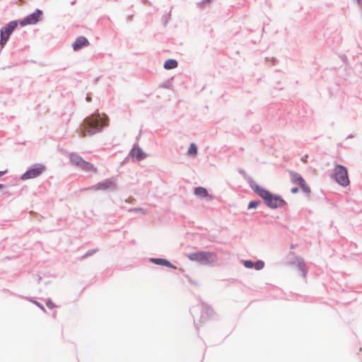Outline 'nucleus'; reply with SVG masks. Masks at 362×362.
I'll return each instance as SVG.
<instances>
[{"instance_id":"obj_1","label":"nucleus","mask_w":362,"mask_h":362,"mask_svg":"<svg viewBox=\"0 0 362 362\" xmlns=\"http://www.w3.org/2000/svg\"><path fill=\"white\" fill-rule=\"evenodd\" d=\"M251 189L262 199L267 206L270 209H277L286 205V202L279 195L272 193L258 185L251 177L248 180Z\"/></svg>"},{"instance_id":"obj_2","label":"nucleus","mask_w":362,"mask_h":362,"mask_svg":"<svg viewBox=\"0 0 362 362\" xmlns=\"http://www.w3.org/2000/svg\"><path fill=\"white\" fill-rule=\"evenodd\" d=\"M107 119L108 117L105 115L104 117H101L99 113H94L86 117L81 125L82 136H85L86 134L92 136L100 132L104 127L107 126Z\"/></svg>"},{"instance_id":"obj_3","label":"nucleus","mask_w":362,"mask_h":362,"mask_svg":"<svg viewBox=\"0 0 362 362\" xmlns=\"http://www.w3.org/2000/svg\"><path fill=\"white\" fill-rule=\"evenodd\" d=\"M187 257L192 261H196L202 264H209L216 261V255L210 252H197L187 255Z\"/></svg>"},{"instance_id":"obj_4","label":"nucleus","mask_w":362,"mask_h":362,"mask_svg":"<svg viewBox=\"0 0 362 362\" xmlns=\"http://www.w3.org/2000/svg\"><path fill=\"white\" fill-rule=\"evenodd\" d=\"M18 23V22L17 21H12L1 28L0 45L2 47H4L8 42L11 35L17 27Z\"/></svg>"},{"instance_id":"obj_5","label":"nucleus","mask_w":362,"mask_h":362,"mask_svg":"<svg viewBox=\"0 0 362 362\" xmlns=\"http://www.w3.org/2000/svg\"><path fill=\"white\" fill-rule=\"evenodd\" d=\"M334 179L336 182L343 187L349 185L348 171L345 166L337 165L334 168Z\"/></svg>"},{"instance_id":"obj_6","label":"nucleus","mask_w":362,"mask_h":362,"mask_svg":"<svg viewBox=\"0 0 362 362\" xmlns=\"http://www.w3.org/2000/svg\"><path fill=\"white\" fill-rule=\"evenodd\" d=\"M110 189L111 191H116L117 189V187L116 183L110 179H105L102 182H100L91 187L85 188L84 190H107Z\"/></svg>"},{"instance_id":"obj_7","label":"nucleus","mask_w":362,"mask_h":362,"mask_svg":"<svg viewBox=\"0 0 362 362\" xmlns=\"http://www.w3.org/2000/svg\"><path fill=\"white\" fill-rule=\"evenodd\" d=\"M45 170V167L42 164H34L21 176V179L25 180L37 177Z\"/></svg>"},{"instance_id":"obj_8","label":"nucleus","mask_w":362,"mask_h":362,"mask_svg":"<svg viewBox=\"0 0 362 362\" xmlns=\"http://www.w3.org/2000/svg\"><path fill=\"white\" fill-rule=\"evenodd\" d=\"M42 14V11L37 8L33 13L27 16L22 21H21L20 24L22 26L27 25H35L40 21Z\"/></svg>"},{"instance_id":"obj_9","label":"nucleus","mask_w":362,"mask_h":362,"mask_svg":"<svg viewBox=\"0 0 362 362\" xmlns=\"http://www.w3.org/2000/svg\"><path fill=\"white\" fill-rule=\"evenodd\" d=\"M293 263L298 267V270L301 272L302 276L305 277L308 273V270L304 259L302 257H296L293 261Z\"/></svg>"},{"instance_id":"obj_10","label":"nucleus","mask_w":362,"mask_h":362,"mask_svg":"<svg viewBox=\"0 0 362 362\" xmlns=\"http://www.w3.org/2000/svg\"><path fill=\"white\" fill-rule=\"evenodd\" d=\"M129 155L132 158H136L137 160H141L147 156L146 153L139 146H134L131 150Z\"/></svg>"},{"instance_id":"obj_11","label":"nucleus","mask_w":362,"mask_h":362,"mask_svg":"<svg viewBox=\"0 0 362 362\" xmlns=\"http://www.w3.org/2000/svg\"><path fill=\"white\" fill-rule=\"evenodd\" d=\"M89 44L88 40L83 36H80L76 38L75 42L72 45V47L74 51H78Z\"/></svg>"},{"instance_id":"obj_12","label":"nucleus","mask_w":362,"mask_h":362,"mask_svg":"<svg viewBox=\"0 0 362 362\" xmlns=\"http://www.w3.org/2000/svg\"><path fill=\"white\" fill-rule=\"evenodd\" d=\"M151 262L157 264V265H161L165 266L169 268H173L175 269L176 267H175L173 264H171L170 261L165 259L162 258H151Z\"/></svg>"},{"instance_id":"obj_13","label":"nucleus","mask_w":362,"mask_h":362,"mask_svg":"<svg viewBox=\"0 0 362 362\" xmlns=\"http://www.w3.org/2000/svg\"><path fill=\"white\" fill-rule=\"evenodd\" d=\"M194 194L202 198H208V199H211V196L209 194L206 189L203 187H195Z\"/></svg>"},{"instance_id":"obj_14","label":"nucleus","mask_w":362,"mask_h":362,"mask_svg":"<svg viewBox=\"0 0 362 362\" xmlns=\"http://www.w3.org/2000/svg\"><path fill=\"white\" fill-rule=\"evenodd\" d=\"M70 162L72 165L79 167L83 162V158L76 153H71L69 156Z\"/></svg>"},{"instance_id":"obj_15","label":"nucleus","mask_w":362,"mask_h":362,"mask_svg":"<svg viewBox=\"0 0 362 362\" xmlns=\"http://www.w3.org/2000/svg\"><path fill=\"white\" fill-rule=\"evenodd\" d=\"M289 175L291 177V180L293 184L299 185L305 180L303 177L296 172L290 171Z\"/></svg>"},{"instance_id":"obj_16","label":"nucleus","mask_w":362,"mask_h":362,"mask_svg":"<svg viewBox=\"0 0 362 362\" xmlns=\"http://www.w3.org/2000/svg\"><path fill=\"white\" fill-rule=\"evenodd\" d=\"M80 169L83 170L85 172H96V168L90 163H88L86 160H83L80 166L78 167Z\"/></svg>"},{"instance_id":"obj_17","label":"nucleus","mask_w":362,"mask_h":362,"mask_svg":"<svg viewBox=\"0 0 362 362\" xmlns=\"http://www.w3.org/2000/svg\"><path fill=\"white\" fill-rule=\"evenodd\" d=\"M178 63L174 59H169L166 60L164 63L163 67L165 69H173L177 66Z\"/></svg>"},{"instance_id":"obj_18","label":"nucleus","mask_w":362,"mask_h":362,"mask_svg":"<svg viewBox=\"0 0 362 362\" xmlns=\"http://www.w3.org/2000/svg\"><path fill=\"white\" fill-rule=\"evenodd\" d=\"M213 310L211 308H210L209 306H204L203 308H202V316L201 317L202 319H204V315H206L208 317H210L213 315Z\"/></svg>"},{"instance_id":"obj_19","label":"nucleus","mask_w":362,"mask_h":362,"mask_svg":"<svg viewBox=\"0 0 362 362\" xmlns=\"http://www.w3.org/2000/svg\"><path fill=\"white\" fill-rule=\"evenodd\" d=\"M197 153V146L194 143H192L188 149L187 153L189 155H196Z\"/></svg>"},{"instance_id":"obj_20","label":"nucleus","mask_w":362,"mask_h":362,"mask_svg":"<svg viewBox=\"0 0 362 362\" xmlns=\"http://www.w3.org/2000/svg\"><path fill=\"white\" fill-rule=\"evenodd\" d=\"M300 187L301 188L302 191L305 192V194H310V188L307 185L305 181L304 180L300 185H299Z\"/></svg>"},{"instance_id":"obj_21","label":"nucleus","mask_w":362,"mask_h":362,"mask_svg":"<svg viewBox=\"0 0 362 362\" xmlns=\"http://www.w3.org/2000/svg\"><path fill=\"white\" fill-rule=\"evenodd\" d=\"M254 264L253 267H255L256 270H260L263 269L264 266V262L262 260H257L256 262H254Z\"/></svg>"},{"instance_id":"obj_22","label":"nucleus","mask_w":362,"mask_h":362,"mask_svg":"<svg viewBox=\"0 0 362 362\" xmlns=\"http://www.w3.org/2000/svg\"><path fill=\"white\" fill-rule=\"evenodd\" d=\"M260 203V201H256V200H254V201H251L249 204H248V206H247V209H255L258 206V205Z\"/></svg>"},{"instance_id":"obj_23","label":"nucleus","mask_w":362,"mask_h":362,"mask_svg":"<svg viewBox=\"0 0 362 362\" xmlns=\"http://www.w3.org/2000/svg\"><path fill=\"white\" fill-rule=\"evenodd\" d=\"M129 212H133V213H141L143 214H146V211L143 208H132L129 209Z\"/></svg>"},{"instance_id":"obj_24","label":"nucleus","mask_w":362,"mask_h":362,"mask_svg":"<svg viewBox=\"0 0 362 362\" xmlns=\"http://www.w3.org/2000/svg\"><path fill=\"white\" fill-rule=\"evenodd\" d=\"M243 264L246 268L251 269L253 268L255 264L252 260H244Z\"/></svg>"},{"instance_id":"obj_25","label":"nucleus","mask_w":362,"mask_h":362,"mask_svg":"<svg viewBox=\"0 0 362 362\" xmlns=\"http://www.w3.org/2000/svg\"><path fill=\"white\" fill-rule=\"evenodd\" d=\"M98 250V249L90 250L86 252V253L82 257V258L88 257L93 255L94 253H95Z\"/></svg>"},{"instance_id":"obj_26","label":"nucleus","mask_w":362,"mask_h":362,"mask_svg":"<svg viewBox=\"0 0 362 362\" xmlns=\"http://www.w3.org/2000/svg\"><path fill=\"white\" fill-rule=\"evenodd\" d=\"M47 305L49 308H53L56 306L50 300H47Z\"/></svg>"},{"instance_id":"obj_27","label":"nucleus","mask_w":362,"mask_h":362,"mask_svg":"<svg viewBox=\"0 0 362 362\" xmlns=\"http://www.w3.org/2000/svg\"><path fill=\"white\" fill-rule=\"evenodd\" d=\"M36 305H37L39 308H40V309H42L43 311H45V309L44 308V306L40 304V303H38L37 301H35V300H33V301Z\"/></svg>"},{"instance_id":"obj_28","label":"nucleus","mask_w":362,"mask_h":362,"mask_svg":"<svg viewBox=\"0 0 362 362\" xmlns=\"http://www.w3.org/2000/svg\"><path fill=\"white\" fill-rule=\"evenodd\" d=\"M291 193L293 194H296L298 192V187H293L291 189Z\"/></svg>"},{"instance_id":"obj_29","label":"nucleus","mask_w":362,"mask_h":362,"mask_svg":"<svg viewBox=\"0 0 362 362\" xmlns=\"http://www.w3.org/2000/svg\"><path fill=\"white\" fill-rule=\"evenodd\" d=\"M206 2H208V3L210 2V0H203L202 2H199L198 4L201 5V4H203L206 3Z\"/></svg>"},{"instance_id":"obj_30","label":"nucleus","mask_w":362,"mask_h":362,"mask_svg":"<svg viewBox=\"0 0 362 362\" xmlns=\"http://www.w3.org/2000/svg\"><path fill=\"white\" fill-rule=\"evenodd\" d=\"M4 194L7 195V196H10V195H11L10 192H8V191L4 192Z\"/></svg>"},{"instance_id":"obj_31","label":"nucleus","mask_w":362,"mask_h":362,"mask_svg":"<svg viewBox=\"0 0 362 362\" xmlns=\"http://www.w3.org/2000/svg\"><path fill=\"white\" fill-rule=\"evenodd\" d=\"M86 100H87L88 102H90V101L91 100V98H90V97L87 96V97H86Z\"/></svg>"},{"instance_id":"obj_32","label":"nucleus","mask_w":362,"mask_h":362,"mask_svg":"<svg viewBox=\"0 0 362 362\" xmlns=\"http://www.w3.org/2000/svg\"><path fill=\"white\" fill-rule=\"evenodd\" d=\"M6 171H0V176L3 175Z\"/></svg>"},{"instance_id":"obj_33","label":"nucleus","mask_w":362,"mask_h":362,"mask_svg":"<svg viewBox=\"0 0 362 362\" xmlns=\"http://www.w3.org/2000/svg\"><path fill=\"white\" fill-rule=\"evenodd\" d=\"M361 1H362V0H356L357 4H358V5H360V4H361Z\"/></svg>"},{"instance_id":"obj_34","label":"nucleus","mask_w":362,"mask_h":362,"mask_svg":"<svg viewBox=\"0 0 362 362\" xmlns=\"http://www.w3.org/2000/svg\"><path fill=\"white\" fill-rule=\"evenodd\" d=\"M4 187V185L2 184H0V189H3Z\"/></svg>"},{"instance_id":"obj_35","label":"nucleus","mask_w":362,"mask_h":362,"mask_svg":"<svg viewBox=\"0 0 362 362\" xmlns=\"http://www.w3.org/2000/svg\"><path fill=\"white\" fill-rule=\"evenodd\" d=\"M195 327H196V329H197V330H199V327H198V325H197V324H195Z\"/></svg>"},{"instance_id":"obj_36","label":"nucleus","mask_w":362,"mask_h":362,"mask_svg":"<svg viewBox=\"0 0 362 362\" xmlns=\"http://www.w3.org/2000/svg\"><path fill=\"white\" fill-rule=\"evenodd\" d=\"M160 87H166L165 85H163V84L160 85Z\"/></svg>"},{"instance_id":"obj_37","label":"nucleus","mask_w":362,"mask_h":362,"mask_svg":"<svg viewBox=\"0 0 362 362\" xmlns=\"http://www.w3.org/2000/svg\"><path fill=\"white\" fill-rule=\"evenodd\" d=\"M291 248H292V249H293V248H294V245H292L291 246Z\"/></svg>"}]
</instances>
